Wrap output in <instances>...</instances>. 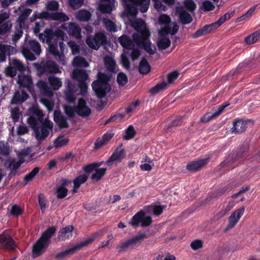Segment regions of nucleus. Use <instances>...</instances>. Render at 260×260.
Returning a JSON list of instances; mask_svg holds the SVG:
<instances>
[{
  "label": "nucleus",
  "instance_id": "nucleus-37",
  "mask_svg": "<svg viewBox=\"0 0 260 260\" xmlns=\"http://www.w3.org/2000/svg\"><path fill=\"white\" fill-rule=\"evenodd\" d=\"M103 22L108 31L111 32H116L117 31V26L115 24V20L114 18H112L111 19L108 18H103Z\"/></svg>",
  "mask_w": 260,
  "mask_h": 260
},
{
  "label": "nucleus",
  "instance_id": "nucleus-23",
  "mask_svg": "<svg viewBox=\"0 0 260 260\" xmlns=\"http://www.w3.org/2000/svg\"><path fill=\"white\" fill-rule=\"evenodd\" d=\"M124 157V150L122 148V145L117 148L113 152L111 156L106 161L105 164H110L111 162L121 160Z\"/></svg>",
  "mask_w": 260,
  "mask_h": 260
},
{
  "label": "nucleus",
  "instance_id": "nucleus-64",
  "mask_svg": "<svg viewBox=\"0 0 260 260\" xmlns=\"http://www.w3.org/2000/svg\"><path fill=\"white\" fill-rule=\"evenodd\" d=\"M179 74L177 71H173L170 73L167 76L168 82L167 86L168 85L172 84L178 77Z\"/></svg>",
  "mask_w": 260,
  "mask_h": 260
},
{
  "label": "nucleus",
  "instance_id": "nucleus-46",
  "mask_svg": "<svg viewBox=\"0 0 260 260\" xmlns=\"http://www.w3.org/2000/svg\"><path fill=\"white\" fill-rule=\"evenodd\" d=\"M10 149L7 142L0 141V159L2 156L7 157L10 153Z\"/></svg>",
  "mask_w": 260,
  "mask_h": 260
},
{
  "label": "nucleus",
  "instance_id": "nucleus-5",
  "mask_svg": "<svg viewBox=\"0 0 260 260\" xmlns=\"http://www.w3.org/2000/svg\"><path fill=\"white\" fill-rule=\"evenodd\" d=\"M55 226L48 228L42 234L40 238L33 245L32 250V256L36 258L42 254L46 250L50 241V238L56 232Z\"/></svg>",
  "mask_w": 260,
  "mask_h": 260
},
{
  "label": "nucleus",
  "instance_id": "nucleus-19",
  "mask_svg": "<svg viewBox=\"0 0 260 260\" xmlns=\"http://www.w3.org/2000/svg\"><path fill=\"white\" fill-rule=\"evenodd\" d=\"M75 110L76 113L83 117H88L91 113V109L86 105V102L82 98L79 99L78 104L76 106Z\"/></svg>",
  "mask_w": 260,
  "mask_h": 260
},
{
  "label": "nucleus",
  "instance_id": "nucleus-2",
  "mask_svg": "<svg viewBox=\"0 0 260 260\" xmlns=\"http://www.w3.org/2000/svg\"><path fill=\"white\" fill-rule=\"evenodd\" d=\"M30 112L32 115L27 118V122L33 129L37 141L40 143L52 131L53 123L47 119L42 122L44 115L43 112L37 107H33L30 108Z\"/></svg>",
  "mask_w": 260,
  "mask_h": 260
},
{
  "label": "nucleus",
  "instance_id": "nucleus-25",
  "mask_svg": "<svg viewBox=\"0 0 260 260\" xmlns=\"http://www.w3.org/2000/svg\"><path fill=\"white\" fill-rule=\"evenodd\" d=\"M85 243H80L74 247L57 253L55 257L58 259H62L68 255L73 254L75 251L80 249L82 247L85 246Z\"/></svg>",
  "mask_w": 260,
  "mask_h": 260
},
{
  "label": "nucleus",
  "instance_id": "nucleus-36",
  "mask_svg": "<svg viewBox=\"0 0 260 260\" xmlns=\"http://www.w3.org/2000/svg\"><path fill=\"white\" fill-rule=\"evenodd\" d=\"M48 81L52 88L51 89L54 90H58L62 86V83L61 79L54 75L49 76Z\"/></svg>",
  "mask_w": 260,
  "mask_h": 260
},
{
  "label": "nucleus",
  "instance_id": "nucleus-41",
  "mask_svg": "<svg viewBox=\"0 0 260 260\" xmlns=\"http://www.w3.org/2000/svg\"><path fill=\"white\" fill-rule=\"evenodd\" d=\"M235 205L234 201L229 202L226 205L223 209H221L220 211L218 212L214 216V218L218 219L222 217H223L226 214L231 210Z\"/></svg>",
  "mask_w": 260,
  "mask_h": 260
},
{
  "label": "nucleus",
  "instance_id": "nucleus-17",
  "mask_svg": "<svg viewBox=\"0 0 260 260\" xmlns=\"http://www.w3.org/2000/svg\"><path fill=\"white\" fill-rule=\"evenodd\" d=\"M145 238H146V234L145 233H142L139 235L134 236L123 242L120 246V249L121 250H125L127 249L133 248L141 243Z\"/></svg>",
  "mask_w": 260,
  "mask_h": 260
},
{
  "label": "nucleus",
  "instance_id": "nucleus-44",
  "mask_svg": "<svg viewBox=\"0 0 260 260\" xmlns=\"http://www.w3.org/2000/svg\"><path fill=\"white\" fill-rule=\"evenodd\" d=\"M32 10L30 9H25L21 12L18 18L17 21L19 22V26L22 27L24 25V20L31 13Z\"/></svg>",
  "mask_w": 260,
  "mask_h": 260
},
{
  "label": "nucleus",
  "instance_id": "nucleus-13",
  "mask_svg": "<svg viewBox=\"0 0 260 260\" xmlns=\"http://www.w3.org/2000/svg\"><path fill=\"white\" fill-rule=\"evenodd\" d=\"M9 12H3L0 13V35H5L9 32L12 27L11 21L8 19L10 17Z\"/></svg>",
  "mask_w": 260,
  "mask_h": 260
},
{
  "label": "nucleus",
  "instance_id": "nucleus-6",
  "mask_svg": "<svg viewBox=\"0 0 260 260\" xmlns=\"http://www.w3.org/2000/svg\"><path fill=\"white\" fill-rule=\"evenodd\" d=\"M36 86L40 92L41 103L45 106L48 111H52L54 106L52 89L48 86L46 81L43 80H39L36 83Z\"/></svg>",
  "mask_w": 260,
  "mask_h": 260
},
{
  "label": "nucleus",
  "instance_id": "nucleus-8",
  "mask_svg": "<svg viewBox=\"0 0 260 260\" xmlns=\"http://www.w3.org/2000/svg\"><path fill=\"white\" fill-rule=\"evenodd\" d=\"M21 52L26 60L34 61L42 53L41 45L35 39L26 41L21 49Z\"/></svg>",
  "mask_w": 260,
  "mask_h": 260
},
{
  "label": "nucleus",
  "instance_id": "nucleus-39",
  "mask_svg": "<svg viewBox=\"0 0 260 260\" xmlns=\"http://www.w3.org/2000/svg\"><path fill=\"white\" fill-rule=\"evenodd\" d=\"M23 209L16 204L10 205L8 208L7 214L8 216L12 215L14 216H18L22 214Z\"/></svg>",
  "mask_w": 260,
  "mask_h": 260
},
{
  "label": "nucleus",
  "instance_id": "nucleus-16",
  "mask_svg": "<svg viewBox=\"0 0 260 260\" xmlns=\"http://www.w3.org/2000/svg\"><path fill=\"white\" fill-rule=\"evenodd\" d=\"M17 83L20 87L27 88L34 95V93L31 90L33 86L32 79L30 75H25L22 73L18 74Z\"/></svg>",
  "mask_w": 260,
  "mask_h": 260
},
{
  "label": "nucleus",
  "instance_id": "nucleus-7",
  "mask_svg": "<svg viewBox=\"0 0 260 260\" xmlns=\"http://www.w3.org/2000/svg\"><path fill=\"white\" fill-rule=\"evenodd\" d=\"M39 37L43 43L48 45V50L50 51L51 48L57 47V43L59 39L64 40L67 38V36L62 30L57 28L54 31L51 29H47L43 33L40 34Z\"/></svg>",
  "mask_w": 260,
  "mask_h": 260
},
{
  "label": "nucleus",
  "instance_id": "nucleus-20",
  "mask_svg": "<svg viewBox=\"0 0 260 260\" xmlns=\"http://www.w3.org/2000/svg\"><path fill=\"white\" fill-rule=\"evenodd\" d=\"M16 52L15 48L10 45L0 43V63L6 60V55H11Z\"/></svg>",
  "mask_w": 260,
  "mask_h": 260
},
{
  "label": "nucleus",
  "instance_id": "nucleus-32",
  "mask_svg": "<svg viewBox=\"0 0 260 260\" xmlns=\"http://www.w3.org/2000/svg\"><path fill=\"white\" fill-rule=\"evenodd\" d=\"M159 37L157 42V45L159 49L164 50L168 48L171 45V41L168 36L165 34H159Z\"/></svg>",
  "mask_w": 260,
  "mask_h": 260
},
{
  "label": "nucleus",
  "instance_id": "nucleus-62",
  "mask_svg": "<svg viewBox=\"0 0 260 260\" xmlns=\"http://www.w3.org/2000/svg\"><path fill=\"white\" fill-rule=\"evenodd\" d=\"M104 163V162H97L91 164L87 166H85L83 167V169L85 172L87 173H89L92 171H94L95 168H98L101 166L102 164Z\"/></svg>",
  "mask_w": 260,
  "mask_h": 260
},
{
  "label": "nucleus",
  "instance_id": "nucleus-58",
  "mask_svg": "<svg viewBox=\"0 0 260 260\" xmlns=\"http://www.w3.org/2000/svg\"><path fill=\"white\" fill-rule=\"evenodd\" d=\"M117 82L119 85L123 86L127 82V78L126 75L122 72L119 73L117 75Z\"/></svg>",
  "mask_w": 260,
  "mask_h": 260
},
{
  "label": "nucleus",
  "instance_id": "nucleus-21",
  "mask_svg": "<svg viewBox=\"0 0 260 260\" xmlns=\"http://www.w3.org/2000/svg\"><path fill=\"white\" fill-rule=\"evenodd\" d=\"M116 0H103L99 6V10L104 13L110 14L115 8Z\"/></svg>",
  "mask_w": 260,
  "mask_h": 260
},
{
  "label": "nucleus",
  "instance_id": "nucleus-59",
  "mask_svg": "<svg viewBox=\"0 0 260 260\" xmlns=\"http://www.w3.org/2000/svg\"><path fill=\"white\" fill-rule=\"evenodd\" d=\"M159 22L162 26L169 25L171 23V18L166 14H162L159 17Z\"/></svg>",
  "mask_w": 260,
  "mask_h": 260
},
{
  "label": "nucleus",
  "instance_id": "nucleus-45",
  "mask_svg": "<svg viewBox=\"0 0 260 260\" xmlns=\"http://www.w3.org/2000/svg\"><path fill=\"white\" fill-rule=\"evenodd\" d=\"M139 70L140 73L142 74H147L150 72V66L146 59L143 58L140 61Z\"/></svg>",
  "mask_w": 260,
  "mask_h": 260
},
{
  "label": "nucleus",
  "instance_id": "nucleus-52",
  "mask_svg": "<svg viewBox=\"0 0 260 260\" xmlns=\"http://www.w3.org/2000/svg\"><path fill=\"white\" fill-rule=\"evenodd\" d=\"M105 231H106L105 229H103L102 230H100L97 231L96 232H95V233H94L92 235V237L88 239H87L83 242H82L81 243H85V246L87 245L88 244L92 242L95 239H96L100 237L103 236L104 235Z\"/></svg>",
  "mask_w": 260,
  "mask_h": 260
},
{
  "label": "nucleus",
  "instance_id": "nucleus-12",
  "mask_svg": "<svg viewBox=\"0 0 260 260\" xmlns=\"http://www.w3.org/2000/svg\"><path fill=\"white\" fill-rule=\"evenodd\" d=\"M72 78L79 82L80 94L84 95L87 92V86L85 81L88 78V75L84 70L75 69L72 73Z\"/></svg>",
  "mask_w": 260,
  "mask_h": 260
},
{
  "label": "nucleus",
  "instance_id": "nucleus-27",
  "mask_svg": "<svg viewBox=\"0 0 260 260\" xmlns=\"http://www.w3.org/2000/svg\"><path fill=\"white\" fill-rule=\"evenodd\" d=\"M230 104H226L224 105H221L218 107L217 110L214 111L212 113H207L203 116L201 119V121L202 122H207L209 121L212 118L219 116L223 110L228 107Z\"/></svg>",
  "mask_w": 260,
  "mask_h": 260
},
{
  "label": "nucleus",
  "instance_id": "nucleus-42",
  "mask_svg": "<svg viewBox=\"0 0 260 260\" xmlns=\"http://www.w3.org/2000/svg\"><path fill=\"white\" fill-rule=\"evenodd\" d=\"M91 15L89 12L85 10H81L76 14V18L80 21L86 22L88 21L91 18Z\"/></svg>",
  "mask_w": 260,
  "mask_h": 260
},
{
  "label": "nucleus",
  "instance_id": "nucleus-31",
  "mask_svg": "<svg viewBox=\"0 0 260 260\" xmlns=\"http://www.w3.org/2000/svg\"><path fill=\"white\" fill-rule=\"evenodd\" d=\"M28 97V94L25 91H17L15 92L11 103L12 104H20L26 101Z\"/></svg>",
  "mask_w": 260,
  "mask_h": 260
},
{
  "label": "nucleus",
  "instance_id": "nucleus-30",
  "mask_svg": "<svg viewBox=\"0 0 260 260\" xmlns=\"http://www.w3.org/2000/svg\"><path fill=\"white\" fill-rule=\"evenodd\" d=\"M105 66L110 72L115 73L117 71V67L114 59L110 56H106L104 58Z\"/></svg>",
  "mask_w": 260,
  "mask_h": 260
},
{
  "label": "nucleus",
  "instance_id": "nucleus-4",
  "mask_svg": "<svg viewBox=\"0 0 260 260\" xmlns=\"http://www.w3.org/2000/svg\"><path fill=\"white\" fill-rule=\"evenodd\" d=\"M30 153L31 149L28 147L17 151V154L19 158L18 160L10 157L8 158L5 160L4 167L6 169L10 171V173L8 174L9 178H12L17 174L18 169L25 161V158L29 156Z\"/></svg>",
  "mask_w": 260,
  "mask_h": 260
},
{
  "label": "nucleus",
  "instance_id": "nucleus-43",
  "mask_svg": "<svg viewBox=\"0 0 260 260\" xmlns=\"http://www.w3.org/2000/svg\"><path fill=\"white\" fill-rule=\"evenodd\" d=\"M72 64L75 67L86 68L89 66V63L84 58L79 56L74 57Z\"/></svg>",
  "mask_w": 260,
  "mask_h": 260
},
{
  "label": "nucleus",
  "instance_id": "nucleus-3",
  "mask_svg": "<svg viewBox=\"0 0 260 260\" xmlns=\"http://www.w3.org/2000/svg\"><path fill=\"white\" fill-rule=\"evenodd\" d=\"M166 206H161L157 204H151L141 210L135 214L130 222L131 224L134 227L141 226L143 227L148 226L152 223V219L150 216L146 215L147 214L152 213L155 215H160Z\"/></svg>",
  "mask_w": 260,
  "mask_h": 260
},
{
  "label": "nucleus",
  "instance_id": "nucleus-47",
  "mask_svg": "<svg viewBox=\"0 0 260 260\" xmlns=\"http://www.w3.org/2000/svg\"><path fill=\"white\" fill-rule=\"evenodd\" d=\"M67 184V181L64 180L62 185L59 186L56 188L57 197L58 199H63L65 198L68 193V189L64 187V185Z\"/></svg>",
  "mask_w": 260,
  "mask_h": 260
},
{
  "label": "nucleus",
  "instance_id": "nucleus-48",
  "mask_svg": "<svg viewBox=\"0 0 260 260\" xmlns=\"http://www.w3.org/2000/svg\"><path fill=\"white\" fill-rule=\"evenodd\" d=\"M11 65L13 66L17 71L23 72L27 70L28 72H30L28 67H25L23 64L19 60L14 59L12 60Z\"/></svg>",
  "mask_w": 260,
  "mask_h": 260
},
{
  "label": "nucleus",
  "instance_id": "nucleus-18",
  "mask_svg": "<svg viewBox=\"0 0 260 260\" xmlns=\"http://www.w3.org/2000/svg\"><path fill=\"white\" fill-rule=\"evenodd\" d=\"M245 208L242 207L233 211L229 218V223L226 229L228 230L233 228L243 215Z\"/></svg>",
  "mask_w": 260,
  "mask_h": 260
},
{
  "label": "nucleus",
  "instance_id": "nucleus-38",
  "mask_svg": "<svg viewBox=\"0 0 260 260\" xmlns=\"http://www.w3.org/2000/svg\"><path fill=\"white\" fill-rule=\"evenodd\" d=\"M50 19L56 20L60 22H65L68 21L69 17L65 13L61 12H54L50 13Z\"/></svg>",
  "mask_w": 260,
  "mask_h": 260
},
{
  "label": "nucleus",
  "instance_id": "nucleus-1",
  "mask_svg": "<svg viewBox=\"0 0 260 260\" xmlns=\"http://www.w3.org/2000/svg\"><path fill=\"white\" fill-rule=\"evenodd\" d=\"M132 26L137 31L133 35V40L129 37L123 35L119 38L118 41L124 48L132 50L131 56L133 60L136 59L140 54L138 50L134 49L135 44L143 47L150 54H153L155 48L151 45L149 40L150 32L145 22L141 19H129Z\"/></svg>",
  "mask_w": 260,
  "mask_h": 260
},
{
  "label": "nucleus",
  "instance_id": "nucleus-53",
  "mask_svg": "<svg viewBox=\"0 0 260 260\" xmlns=\"http://www.w3.org/2000/svg\"><path fill=\"white\" fill-rule=\"evenodd\" d=\"M167 83L166 82H162L159 84H157L155 86L153 87L150 89V92L152 94H155L159 92L160 90H163L167 88Z\"/></svg>",
  "mask_w": 260,
  "mask_h": 260
},
{
  "label": "nucleus",
  "instance_id": "nucleus-60",
  "mask_svg": "<svg viewBox=\"0 0 260 260\" xmlns=\"http://www.w3.org/2000/svg\"><path fill=\"white\" fill-rule=\"evenodd\" d=\"M38 201L41 211L43 213L47 207L46 199L45 197L43 194H40L38 196Z\"/></svg>",
  "mask_w": 260,
  "mask_h": 260
},
{
  "label": "nucleus",
  "instance_id": "nucleus-34",
  "mask_svg": "<svg viewBox=\"0 0 260 260\" xmlns=\"http://www.w3.org/2000/svg\"><path fill=\"white\" fill-rule=\"evenodd\" d=\"M207 159H200L188 163L186 169L190 171H196L203 167L207 162Z\"/></svg>",
  "mask_w": 260,
  "mask_h": 260
},
{
  "label": "nucleus",
  "instance_id": "nucleus-56",
  "mask_svg": "<svg viewBox=\"0 0 260 260\" xmlns=\"http://www.w3.org/2000/svg\"><path fill=\"white\" fill-rule=\"evenodd\" d=\"M39 168H35L30 173L26 175L24 177V181L27 183L31 181L39 173Z\"/></svg>",
  "mask_w": 260,
  "mask_h": 260
},
{
  "label": "nucleus",
  "instance_id": "nucleus-10",
  "mask_svg": "<svg viewBox=\"0 0 260 260\" xmlns=\"http://www.w3.org/2000/svg\"><path fill=\"white\" fill-rule=\"evenodd\" d=\"M34 67L37 70L39 74L42 75L45 73L56 74L61 73V69L51 60L41 61L40 63H34Z\"/></svg>",
  "mask_w": 260,
  "mask_h": 260
},
{
  "label": "nucleus",
  "instance_id": "nucleus-55",
  "mask_svg": "<svg viewBox=\"0 0 260 260\" xmlns=\"http://www.w3.org/2000/svg\"><path fill=\"white\" fill-rule=\"evenodd\" d=\"M68 140L63 136L58 137L53 142V146L55 148L61 147L66 145Z\"/></svg>",
  "mask_w": 260,
  "mask_h": 260
},
{
  "label": "nucleus",
  "instance_id": "nucleus-28",
  "mask_svg": "<svg viewBox=\"0 0 260 260\" xmlns=\"http://www.w3.org/2000/svg\"><path fill=\"white\" fill-rule=\"evenodd\" d=\"M179 26L176 23H170L169 25L161 27L158 33L161 34H165L168 36L169 34L174 35L177 32Z\"/></svg>",
  "mask_w": 260,
  "mask_h": 260
},
{
  "label": "nucleus",
  "instance_id": "nucleus-35",
  "mask_svg": "<svg viewBox=\"0 0 260 260\" xmlns=\"http://www.w3.org/2000/svg\"><path fill=\"white\" fill-rule=\"evenodd\" d=\"M49 53L52 54L55 59L61 64L66 65L67 62L66 57L63 53H59L57 47H52Z\"/></svg>",
  "mask_w": 260,
  "mask_h": 260
},
{
  "label": "nucleus",
  "instance_id": "nucleus-61",
  "mask_svg": "<svg viewBox=\"0 0 260 260\" xmlns=\"http://www.w3.org/2000/svg\"><path fill=\"white\" fill-rule=\"evenodd\" d=\"M69 47L71 48L72 52L74 54L79 53L80 46L74 41H69L68 42Z\"/></svg>",
  "mask_w": 260,
  "mask_h": 260
},
{
  "label": "nucleus",
  "instance_id": "nucleus-9",
  "mask_svg": "<svg viewBox=\"0 0 260 260\" xmlns=\"http://www.w3.org/2000/svg\"><path fill=\"white\" fill-rule=\"evenodd\" d=\"M108 77L106 75L99 72L98 73V79L94 81L91 86L99 98L105 96L106 94L111 90L110 84L108 83Z\"/></svg>",
  "mask_w": 260,
  "mask_h": 260
},
{
  "label": "nucleus",
  "instance_id": "nucleus-15",
  "mask_svg": "<svg viewBox=\"0 0 260 260\" xmlns=\"http://www.w3.org/2000/svg\"><path fill=\"white\" fill-rule=\"evenodd\" d=\"M0 245L9 250H13L16 247V243L10 235L6 232L0 235Z\"/></svg>",
  "mask_w": 260,
  "mask_h": 260
},
{
  "label": "nucleus",
  "instance_id": "nucleus-57",
  "mask_svg": "<svg viewBox=\"0 0 260 260\" xmlns=\"http://www.w3.org/2000/svg\"><path fill=\"white\" fill-rule=\"evenodd\" d=\"M232 16V13H227L220 17V18L215 22L214 24L215 27H219L222 24H223L226 20H229L231 18Z\"/></svg>",
  "mask_w": 260,
  "mask_h": 260
},
{
  "label": "nucleus",
  "instance_id": "nucleus-51",
  "mask_svg": "<svg viewBox=\"0 0 260 260\" xmlns=\"http://www.w3.org/2000/svg\"><path fill=\"white\" fill-rule=\"evenodd\" d=\"M75 91L71 89L70 85H68L66 90L64 92V96L66 100L69 102H74L76 98L74 95Z\"/></svg>",
  "mask_w": 260,
  "mask_h": 260
},
{
  "label": "nucleus",
  "instance_id": "nucleus-49",
  "mask_svg": "<svg viewBox=\"0 0 260 260\" xmlns=\"http://www.w3.org/2000/svg\"><path fill=\"white\" fill-rule=\"evenodd\" d=\"M260 37V32L255 31L251 35L247 36L244 39V42L247 45H250L255 43Z\"/></svg>",
  "mask_w": 260,
  "mask_h": 260
},
{
  "label": "nucleus",
  "instance_id": "nucleus-26",
  "mask_svg": "<svg viewBox=\"0 0 260 260\" xmlns=\"http://www.w3.org/2000/svg\"><path fill=\"white\" fill-rule=\"evenodd\" d=\"M176 13L178 15L179 19L182 23L184 24H189L192 21V19L191 15L186 12L183 7H177Z\"/></svg>",
  "mask_w": 260,
  "mask_h": 260
},
{
  "label": "nucleus",
  "instance_id": "nucleus-24",
  "mask_svg": "<svg viewBox=\"0 0 260 260\" xmlns=\"http://www.w3.org/2000/svg\"><path fill=\"white\" fill-rule=\"evenodd\" d=\"M250 120H238L233 122V127L232 128L233 133H240L246 130L247 127V123Z\"/></svg>",
  "mask_w": 260,
  "mask_h": 260
},
{
  "label": "nucleus",
  "instance_id": "nucleus-33",
  "mask_svg": "<svg viewBox=\"0 0 260 260\" xmlns=\"http://www.w3.org/2000/svg\"><path fill=\"white\" fill-rule=\"evenodd\" d=\"M88 179V176L85 174L80 175L76 177L73 180L74 188L72 190L73 193H76L80 186L84 184Z\"/></svg>",
  "mask_w": 260,
  "mask_h": 260
},
{
  "label": "nucleus",
  "instance_id": "nucleus-29",
  "mask_svg": "<svg viewBox=\"0 0 260 260\" xmlns=\"http://www.w3.org/2000/svg\"><path fill=\"white\" fill-rule=\"evenodd\" d=\"M74 226L68 225L63 228L58 233V239L61 240H65L72 237Z\"/></svg>",
  "mask_w": 260,
  "mask_h": 260
},
{
  "label": "nucleus",
  "instance_id": "nucleus-54",
  "mask_svg": "<svg viewBox=\"0 0 260 260\" xmlns=\"http://www.w3.org/2000/svg\"><path fill=\"white\" fill-rule=\"evenodd\" d=\"M136 134V132L133 125H129L125 130V134L123 137L124 140H129L133 139Z\"/></svg>",
  "mask_w": 260,
  "mask_h": 260
},
{
  "label": "nucleus",
  "instance_id": "nucleus-14",
  "mask_svg": "<svg viewBox=\"0 0 260 260\" xmlns=\"http://www.w3.org/2000/svg\"><path fill=\"white\" fill-rule=\"evenodd\" d=\"M60 28L66 30L70 36L77 39H80L82 38L81 29L79 25L75 23H63Z\"/></svg>",
  "mask_w": 260,
  "mask_h": 260
},
{
  "label": "nucleus",
  "instance_id": "nucleus-40",
  "mask_svg": "<svg viewBox=\"0 0 260 260\" xmlns=\"http://www.w3.org/2000/svg\"><path fill=\"white\" fill-rule=\"evenodd\" d=\"M106 168H95V169L94 170V172L93 173L91 176V179L92 180H95L96 181H98L102 179V178L106 174Z\"/></svg>",
  "mask_w": 260,
  "mask_h": 260
},
{
  "label": "nucleus",
  "instance_id": "nucleus-22",
  "mask_svg": "<svg viewBox=\"0 0 260 260\" xmlns=\"http://www.w3.org/2000/svg\"><path fill=\"white\" fill-rule=\"evenodd\" d=\"M54 120L60 128H67L69 126L67 117L59 111L54 112Z\"/></svg>",
  "mask_w": 260,
  "mask_h": 260
},
{
  "label": "nucleus",
  "instance_id": "nucleus-11",
  "mask_svg": "<svg viewBox=\"0 0 260 260\" xmlns=\"http://www.w3.org/2000/svg\"><path fill=\"white\" fill-rule=\"evenodd\" d=\"M86 43L90 48L97 50L101 46L106 44L107 37L103 32H96L93 36H88Z\"/></svg>",
  "mask_w": 260,
  "mask_h": 260
},
{
  "label": "nucleus",
  "instance_id": "nucleus-50",
  "mask_svg": "<svg viewBox=\"0 0 260 260\" xmlns=\"http://www.w3.org/2000/svg\"><path fill=\"white\" fill-rule=\"evenodd\" d=\"M50 12L47 11H43L41 13H38L37 12H35L30 18V20L31 21H34L36 19H50Z\"/></svg>",
  "mask_w": 260,
  "mask_h": 260
},
{
  "label": "nucleus",
  "instance_id": "nucleus-63",
  "mask_svg": "<svg viewBox=\"0 0 260 260\" xmlns=\"http://www.w3.org/2000/svg\"><path fill=\"white\" fill-rule=\"evenodd\" d=\"M58 8L59 4L54 1L49 2L46 5V9L48 12L57 11Z\"/></svg>",
  "mask_w": 260,
  "mask_h": 260
}]
</instances>
